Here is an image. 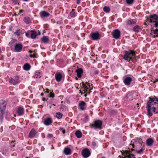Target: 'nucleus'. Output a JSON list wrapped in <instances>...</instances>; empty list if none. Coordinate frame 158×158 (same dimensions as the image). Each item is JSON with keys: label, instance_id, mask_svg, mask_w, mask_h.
Masks as SVG:
<instances>
[{"label": "nucleus", "instance_id": "obj_26", "mask_svg": "<svg viewBox=\"0 0 158 158\" xmlns=\"http://www.w3.org/2000/svg\"><path fill=\"white\" fill-rule=\"evenodd\" d=\"M64 152L66 155H69L71 153V151L69 148H65L64 150Z\"/></svg>", "mask_w": 158, "mask_h": 158}, {"label": "nucleus", "instance_id": "obj_56", "mask_svg": "<svg viewBox=\"0 0 158 158\" xmlns=\"http://www.w3.org/2000/svg\"><path fill=\"white\" fill-rule=\"evenodd\" d=\"M112 112H114V113H117V111L116 110H112Z\"/></svg>", "mask_w": 158, "mask_h": 158}, {"label": "nucleus", "instance_id": "obj_33", "mask_svg": "<svg viewBox=\"0 0 158 158\" xmlns=\"http://www.w3.org/2000/svg\"><path fill=\"white\" fill-rule=\"evenodd\" d=\"M41 41L44 43H48L49 42V39L48 37L46 36H44L43 37L41 38Z\"/></svg>", "mask_w": 158, "mask_h": 158}, {"label": "nucleus", "instance_id": "obj_61", "mask_svg": "<svg viewBox=\"0 0 158 158\" xmlns=\"http://www.w3.org/2000/svg\"><path fill=\"white\" fill-rule=\"evenodd\" d=\"M52 105H53L54 106H55V105L54 104H53Z\"/></svg>", "mask_w": 158, "mask_h": 158}, {"label": "nucleus", "instance_id": "obj_31", "mask_svg": "<svg viewBox=\"0 0 158 158\" xmlns=\"http://www.w3.org/2000/svg\"><path fill=\"white\" fill-rule=\"evenodd\" d=\"M136 140L139 143V144L136 146H138V147L144 146V143L143 142L141 139H138Z\"/></svg>", "mask_w": 158, "mask_h": 158}, {"label": "nucleus", "instance_id": "obj_19", "mask_svg": "<svg viewBox=\"0 0 158 158\" xmlns=\"http://www.w3.org/2000/svg\"><path fill=\"white\" fill-rule=\"evenodd\" d=\"M40 15L41 17L47 18L50 15V14L46 11L44 10L40 13Z\"/></svg>", "mask_w": 158, "mask_h": 158}, {"label": "nucleus", "instance_id": "obj_17", "mask_svg": "<svg viewBox=\"0 0 158 158\" xmlns=\"http://www.w3.org/2000/svg\"><path fill=\"white\" fill-rule=\"evenodd\" d=\"M52 121L51 118H46L44 121V124L46 126H49L52 124Z\"/></svg>", "mask_w": 158, "mask_h": 158}, {"label": "nucleus", "instance_id": "obj_29", "mask_svg": "<svg viewBox=\"0 0 158 158\" xmlns=\"http://www.w3.org/2000/svg\"><path fill=\"white\" fill-rule=\"evenodd\" d=\"M35 52V50L33 52L31 50H30L29 52L30 53V56L31 57L35 58L36 57L37 54Z\"/></svg>", "mask_w": 158, "mask_h": 158}, {"label": "nucleus", "instance_id": "obj_34", "mask_svg": "<svg viewBox=\"0 0 158 158\" xmlns=\"http://www.w3.org/2000/svg\"><path fill=\"white\" fill-rule=\"evenodd\" d=\"M75 135L78 138H80L82 136V133L80 131H77L75 132Z\"/></svg>", "mask_w": 158, "mask_h": 158}, {"label": "nucleus", "instance_id": "obj_32", "mask_svg": "<svg viewBox=\"0 0 158 158\" xmlns=\"http://www.w3.org/2000/svg\"><path fill=\"white\" fill-rule=\"evenodd\" d=\"M31 68V66L28 63H26L24 64L23 66V69L25 70H29Z\"/></svg>", "mask_w": 158, "mask_h": 158}, {"label": "nucleus", "instance_id": "obj_13", "mask_svg": "<svg viewBox=\"0 0 158 158\" xmlns=\"http://www.w3.org/2000/svg\"><path fill=\"white\" fill-rule=\"evenodd\" d=\"M82 85L83 87H84L86 89H89V90H91L93 89L92 84L90 85L89 83H88L87 82H86L85 84L84 83V82H82Z\"/></svg>", "mask_w": 158, "mask_h": 158}, {"label": "nucleus", "instance_id": "obj_27", "mask_svg": "<svg viewBox=\"0 0 158 158\" xmlns=\"http://www.w3.org/2000/svg\"><path fill=\"white\" fill-rule=\"evenodd\" d=\"M23 45L21 43L16 44L15 45V49H22Z\"/></svg>", "mask_w": 158, "mask_h": 158}, {"label": "nucleus", "instance_id": "obj_37", "mask_svg": "<svg viewBox=\"0 0 158 158\" xmlns=\"http://www.w3.org/2000/svg\"><path fill=\"white\" fill-rule=\"evenodd\" d=\"M63 116L62 114L60 112H57L56 113V117L58 119L61 118Z\"/></svg>", "mask_w": 158, "mask_h": 158}, {"label": "nucleus", "instance_id": "obj_59", "mask_svg": "<svg viewBox=\"0 0 158 158\" xmlns=\"http://www.w3.org/2000/svg\"><path fill=\"white\" fill-rule=\"evenodd\" d=\"M87 95V94H85L84 95V96H85V97H86Z\"/></svg>", "mask_w": 158, "mask_h": 158}, {"label": "nucleus", "instance_id": "obj_41", "mask_svg": "<svg viewBox=\"0 0 158 158\" xmlns=\"http://www.w3.org/2000/svg\"><path fill=\"white\" fill-rule=\"evenodd\" d=\"M41 74L39 73L35 74V77L36 78H40L41 77Z\"/></svg>", "mask_w": 158, "mask_h": 158}, {"label": "nucleus", "instance_id": "obj_45", "mask_svg": "<svg viewBox=\"0 0 158 158\" xmlns=\"http://www.w3.org/2000/svg\"><path fill=\"white\" fill-rule=\"evenodd\" d=\"M15 142V141L14 140V141H12L11 142L10 145L13 147H14L15 146V144H13V143H14Z\"/></svg>", "mask_w": 158, "mask_h": 158}, {"label": "nucleus", "instance_id": "obj_6", "mask_svg": "<svg viewBox=\"0 0 158 158\" xmlns=\"http://www.w3.org/2000/svg\"><path fill=\"white\" fill-rule=\"evenodd\" d=\"M102 121L100 120H97L91 124L90 126L92 128L101 130L102 129Z\"/></svg>", "mask_w": 158, "mask_h": 158}, {"label": "nucleus", "instance_id": "obj_18", "mask_svg": "<svg viewBox=\"0 0 158 158\" xmlns=\"http://www.w3.org/2000/svg\"><path fill=\"white\" fill-rule=\"evenodd\" d=\"M132 81V79L129 77H126L124 80V83L127 85H129L131 84V83Z\"/></svg>", "mask_w": 158, "mask_h": 158}, {"label": "nucleus", "instance_id": "obj_39", "mask_svg": "<svg viewBox=\"0 0 158 158\" xmlns=\"http://www.w3.org/2000/svg\"><path fill=\"white\" fill-rule=\"evenodd\" d=\"M126 1L128 4H131L133 2L134 0H126Z\"/></svg>", "mask_w": 158, "mask_h": 158}, {"label": "nucleus", "instance_id": "obj_2", "mask_svg": "<svg viewBox=\"0 0 158 158\" xmlns=\"http://www.w3.org/2000/svg\"><path fill=\"white\" fill-rule=\"evenodd\" d=\"M124 52L125 54L123 58L128 62L132 60L133 59L135 58L136 57L135 52L132 50L125 51Z\"/></svg>", "mask_w": 158, "mask_h": 158}, {"label": "nucleus", "instance_id": "obj_8", "mask_svg": "<svg viewBox=\"0 0 158 158\" xmlns=\"http://www.w3.org/2000/svg\"><path fill=\"white\" fill-rule=\"evenodd\" d=\"M91 39L94 40H97L100 39V36L98 32H92L90 34Z\"/></svg>", "mask_w": 158, "mask_h": 158}, {"label": "nucleus", "instance_id": "obj_16", "mask_svg": "<svg viewBox=\"0 0 158 158\" xmlns=\"http://www.w3.org/2000/svg\"><path fill=\"white\" fill-rule=\"evenodd\" d=\"M16 112L19 115H22L24 114V110L22 107L19 106Z\"/></svg>", "mask_w": 158, "mask_h": 158}, {"label": "nucleus", "instance_id": "obj_47", "mask_svg": "<svg viewBox=\"0 0 158 158\" xmlns=\"http://www.w3.org/2000/svg\"><path fill=\"white\" fill-rule=\"evenodd\" d=\"M19 11V14H20L23 12V10L22 9L20 10Z\"/></svg>", "mask_w": 158, "mask_h": 158}, {"label": "nucleus", "instance_id": "obj_62", "mask_svg": "<svg viewBox=\"0 0 158 158\" xmlns=\"http://www.w3.org/2000/svg\"><path fill=\"white\" fill-rule=\"evenodd\" d=\"M1 50H0V53H1Z\"/></svg>", "mask_w": 158, "mask_h": 158}, {"label": "nucleus", "instance_id": "obj_58", "mask_svg": "<svg viewBox=\"0 0 158 158\" xmlns=\"http://www.w3.org/2000/svg\"><path fill=\"white\" fill-rule=\"evenodd\" d=\"M43 101H44L46 100V99L44 98H43Z\"/></svg>", "mask_w": 158, "mask_h": 158}, {"label": "nucleus", "instance_id": "obj_63", "mask_svg": "<svg viewBox=\"0 0 158 158\" xmlns=\"http://www.w3.org/2000/svg\"><path fill=\"white\" fill-rule=\"evenodd\" d=\"M26 158H29L27 156L26 157Z\"/></svg>", "mask_w": 158, "mask_h": 158}, {"label": "nucleus", "instance_id": "obj_54", "mask_svg": "<svg viewBox=\"0 0 158 158\" xmlns=\"http://www.w3.org/2000/svg\"><path fill=\"white\" fill-rule=\"evenodd\" d=\"M64 130L63 129V127H60L59 128V130L60 131H62V130Z\"/></svg>", "mask_w": 158, "mask_h": 158}, {"label": "nucleus", "instance_id": "obj_42", "mask_svg": "<svg viewBox=\"0 0 158 158\" xmlns=\"http://www.w3.org/2000/svg\"><path fill=\"white\" fill-rule=\"evenodd\" d=\"M55 94L54 93L50 92L49 94V97L50 98H54V97Z\"/></svg>", "mask_w": 158, "mask_h": 158}, {"label": "nucleus", "instance_id": "obj_43", "mask_svg": "<svg viewBox=\"0 0 158 158\" xmlns=\"http://www.w3.org/2000/svg\"><path fill=\"white\" fill-rule=\"evenodd\" d=\"M12 1L15 4H17L18 3V0H12Z\"/></svg>", "mask_w": 158, "mask_h": 158}, {"label": "nucleus", "instance_id": "obj_46", "mask_svg": "<svg viewBox=\"0 0 158 158\" xmlns=\"http://www.w3.org/2000/svg\"><path fill=\"white\" fill-rule=\"evenodd\" d=\"M44 90L45 93H48L49 92V90L48 89H45V91L44 89Z\"/></svg>", "mask_w": 158, "mask_h": 158}, {"label": "nucleus", "instance_id": "obj_21", "mask_svg": "<svg viewBox=\"0 0 158 158\" xmlns=\"http://www.w3.org/2000/svg\"><path fill=\"white\" fill-rule=\"evenodd\" d=\"M36 134V131L34 129H32L31 130L29 134V137L30 138H32Z\"/></svg>", "mask_w": 158, "mask_h": 158}, {"label": "nucleus", "instance_id": "obj_49", "mask_svg": "<svg viewBox=\"0 0 158 158\" xmlns=\"http://www.w3.org/2000/svg\"><path fill=\"white\" fill-rule=\"evenodd\" d=\"M158 81V79H155V80L153 81V83H156V82H157Z\"/></svg>", "mask_w": 158, "mask_h": 158}, {"label": "nucleus", "instance_id": "obj_48", "mask_svg": "<svg viewBox=\"0 0 158 158\" xmlns=\"http://www.w3.org/2000/svg\"><path fill=\"white\" fill-rule=\"evenodd\" d=\"M64 106L63 105H62L61 107L60 108V109H63V110H64Z\"/></svg>", "mask_w": 158, "mask_h": 158}, {"label": "nucleus", "instance_id": "obj_55", "mask_svg": "<svg viewBox=\"0 0 158 158\" xmlns=\"http://www.w3.org/2000/svg\"><path fill=\"white\" fill-rule=\"evenodd\" d=\"M62 132L63 134H64L65 132V130L64 129L62 130Z\"/></svg>", "mask_w": 158, "mask_h": 158}, {"label": "nucleus", "instance_id": "obj_44", "mask_svg": "<svg viewBox=\"0 0 158 158\" xmlns=\"http://www.w3.org/2000/svg\"><path fill=\"white\" fill-rule=\"evenodd\" d=\"M53 136V135L52 134H49L47 136V137L48 138L50 139Z\"/></svg>", "mask_w": 158, "mask_h": 158}, {"label": "nucleus", "instance_id": "obj_40", "mask_svg": "<svg viewBox=\"0 0 158 158\" xmlns=\"http://www.w3.org/2000/svg\"><path fill=\"white\" fill-rule=\"evenodd\" d=\"M31 33L30 32V31H28L26 33V36L28 38H31Z\"/></svg>", "mask_w": 158, "mask_h": 158}, {"label": "nucleus", "instance_id": "obj_28", "mask_svg": "<svg viewBox=\"0 0 158 158\" xmlns=\"http://www.w3.org/2000/svg\"><path fill=\"white\" fill-rule=\"evenodd\" d=\"M23 20L26 24H29L31 23L30 18L28 17H25Z\"/></svg>", "mask_w": 158, "mask_h": 158}, {"label": "nucleus", "instance_id": "obj_20", "mask_svg": "<svg viewBox=\"0 0 158 158\" xmlns=\"http://www.w3.org/2000/svg\"><path fill=\"white\" fill-rule=\"evenodd\" d=\"M146 142L147 146H150L153 145L154 142V140L153 139L149 138L146 140Z\"/></svg>", "mask_w": 158, "mask_h": 158}, {"label": "nucleus", "instance_id": "obj_14", "mask_svg": "<svg viewBox=\"0 0 158 158\" xmlns=\"http://www.w3.org/2000/svg\"><path fill=\"white\" fill-rule=\"evenodd\" d=\"M136 20L134 19H129L127 21V25H132L136 23Z\"/></svg>", "mask_w": 158, "mask_h": 158}, {"label": "nucleus", "instance_id": "obj_23", "mask_svg": "<svg viewBox=\"0 0 158 158\" xmlns=\"http://www.w3.org/2000/svg\"><path fill=\"white\" fill-rule=\"evenodd\" d=\"M30 32L31 33V38L32 39L35 38L37 35V33L36 31H35L34 30L30 31Z\"/></svg>", "mask_w": 158, "mask_h": 158}, {"label": "nucleus", "instance_id": "obj_57", "mask_svg": "<svg viewBox=\"0 0 158 158\" xmlns=\"http://www.w3.org/2000/svg\"><path fill=\"white\" fill-rule=\"evenodd\" d=\"M41 96H43V95H44V93H41Z\"/></svg>", "mask_w": 158, "mask_h": 158}, {"label": "nucleus", "instance_id": "obj_9", "mask_svg": "<svg viewBox=\"0 0 158 158\" xmlns=\"http://www.w3.org/2000/svg\"><path fill=\"white\" fill-rule=\"evenodd\" d=\"M121 32L118 29L114 30L112 33L113 37L116 39H118L120 36Z\"/></svg>", "mask_w": 158, "mask_h": 158}, {"label": "nucleus", "instance_id": "obj_53", "mask_svg": "<svg viewBox=\"0 0 158 158\" xmlns=\"http://www.w3.org/2000/svg\"><path fill=\"white\" fill-rule=\"evenodd\" d=\"M15 52H20L21 50H14Z\"/></svg>", "mask_w": 158, "mask_h": 158}, {"label": "nucleus", "instance_id": "obj_50", "mask_svg": "<svg viewBox=\"0 0 158 158\" xmlns=\"http://www.w3.org/2000/svg\"><path fill=\"white\" fill-rule=\"evenodd\" d=\"M81 0H77V4H79L80 3V1Z\"/></svg>", "mask_w": 158, "mask_h": 158}, {"label": "nucleus", "instance_id": "obj_12", "mask_svg": "<svg viewBox=\"0 0 158 158\" xmlns=\"http://www.w3.org/2000/svg\"><path fill=\"white\" fill-rule=\"evenodd\" d=\"M86 105V103L84 101H81L79 103L78 108L81 110H84L85 109Z\"/></svg>", "mask_w": 158, "mask_h": 158}, {"label": "nucleus", "instance_id": "obj_38", "mask_svg": "<svg viewBox=\"0 0 158 158\" xmlns=\"http://www.w3.org/2000/svg\"><path fill=\"white\" fill-rule=\"evenodd\" d=\"M20 30L19 29H17L16 32H14V34L15 35H17L18 36H19L20 35Z\"/></svg>", "mask_w": 158, "mask_h": 158}, {"label": "nucleus", "instance_id": "obj_11", "mask_svg": "<svg viewBox=\"0 0 158 158\" xmlns=\"http://www.w3.org/2000/svg\"><path fill=\"white\" fill-rule=\"evenodd\" d=\"M82 154L84 157L87 158L90 155V152L88 149L85 148L82 150Z\"/></svg>", "mask_w": 158, "mask_h": 158}, {"label": "nucleus", "instance_id": "obj_3", "mask_svg": "<svg viewBox=\"0 0 158 158\" xmlns=\"http://www.w3.org/2000/svg\"><path fill=\"white\" fill-rule=\"evenodd\" d=\"M6 103L4 100H2L0 103V118L1 120L3 119V115L5 114L6 111Z\"/></svg>", "mask_w": 158, "mask_h": 158}, {"label": "nucleus", "instance_id": "obj_52", "mask_svg": "<svg viewBox=\"0 0 158 158\" xmlns=\"http://www.w3.org/2000/svg\"><path fill=\"white\" fill-rule=\"evenodd\" d=\"M92 144V145L94 146H96V143L94 142H93Z\"/></svg>", "mask_w": 158, "mask_h": 158}, {"label": "nucleus", "instance_id": "obj_1", "mask_svg": "<svg viewBox=\"0 0 158 158\" xmlns=\"http://www.w3.org/2000/svg\"><path fill=\"white\" fill-rule=\"evenodd\" d=\"M149 100L147 103L148 115L152 116L154 112L155 114L158 113V98L155 96L152 98H149Z\"/></svg>", "mask_w": 158, "mask_h": 158}, {"label": "nucleus", "instance_id": "obj_25", "mask_svg": "<svg viewBox=\"0 0 158 158\" xmlns=\"http://www.w3.org/2000/svg\"><path fill=\"white\" fill-rule=\"evenodd\" d=\"M55 76L56 79L57 81L59 82L61 80L62 77V76L60 73H56L55 74Z\"/></svg>", "mask_w": 158, "mask_h": 158}, {"label": "nucleus", "instance_id": "obj_51", "mask_svg": "<svg viewBox=\"0 0 158 158\" xmlns=\"http://www.w3.org/2000/svg\"><path fill=\"white\" fill-rule=\"evenodd\" d=\"M98 71L96 70L95 71L94 73L95 74L97 75L98 74Z\"/></svg>", "mask_w": 158, "mask_h": 158}, {"label": "nucleus", "instance_id": "obj_4", "mask_svg": "<svg viewBox=\"0 0 158 158\" xmlns=\"http://www.w3.org/2000/svg\"><path fill=\"white\" fill-rule=\"evenodd\" d=\"M150 22L151 23H154V26L157 28L158 27V15L156 14L150 15L149 16Z\"/></svg>", "mask_w": 158, "mask_h": 158}, {"label": "nucleus", "instance_id": "obj_60", "mask_svg": "<svg viewBox=\"0 0 158 158\" xmlns=\"http://www.w3.org/2000/svg\"><path fill=\"white\" fill-rule=\"evenodd\" d=\"M23 0L24 1H28L29 0Z\"/></svg>", "mask_w": 158, "mask_h": 158}, {"label": "nucleus", "instance_id": "obj_35", "mask_svg": "<svg viewBox=\"0 0 158 158\" xmlns=\"http://www.w3.org/2000/svg\"><path fill=\"white\" fill-rule=\"evenodd\" d=\"M154 33L156 35H152V37H153V38L157 37H158V29H156L153 31ZM151 35H152V33L151 34Z\"/></svg>", "mask_w": 158, "mask_h": 158}, {"label": "nucleus", "instance_id": "obj_5", "mask_svg": "<svg viewBox=\"0 0 158 158\" xmlns=\"http://www.w3.org/2000/svg\"><path fill=\"white\" fill-rule=\"evenodd\" d=\"M130 146L135 148L134 149L132 148H131V151H135L138 154H142L145 149L144 146L138 147V146H135L134 144H131Z\"/></svg>", "mask_w": 158, "mask_h": 158}, {"label": "nucleus", "instance_id": "obj_15", "mask_svg": "<svg viewBox=\"0 0 158 158\" xmlns=\"http://www.w3.org/2000/svg\"><path fill=\"white\" fill-rule=\"evenodd\" d=\"M75 72L77 73V76L78 78H81L83 73V70L82 68H79L76 70Z\"/></svg>", "mask_w": 158, "mask_h": 158}, {"label": "nucleus", "instance_id": "obj_7", "mask_svg": "<svg viewBox=\"0 0 158 158\" xmlns=\"http://www.w3.org/2000/svg\"><path fill=\"white\" fill-rule=\"evenodd\" d=\"M131 152V150H125L123 152L121 151V153L122 155L124 156V157L122 158H131V156L134 157V155L130 153Z\"/></svg>", "mask_w": 158, "mask_h": 158}, {"label": "nucleus", "instance_id": "obj_36", "mask_svg": "<svg viewBox=\"0 0 158 158\" xmlns=\"http://www.w3.org/2000/svg\"><path fill=\"white\" fill-rule=\"evenodd\" d=\"M103 10L106 13H108L110 10V9L109 7L105 6L103 7Z\"/></svg>", "mask_w": 158, "mask_h": 158}, {"label": "nucleus", "instance_id": "obj_24", "mask_svg": "<svg viewBox=\"0 0 158 158\" xmlns=\"http://www.w3.org/2000/svg\"><path fill=\"white\" fill-rule=\"evenodd\" d=\"M141 30V27L138 25L135 26L133 29V31L136 33L139 32Z\"/></svg>", "mask_w": 158, "mask_h": 158}, {"label": "nucleus", "instance_id": "obj_10", "mask_svg": "<svg viewBox=\"0 0 158 158\" xmlns=\"http://www.w3.org/2000/svg\"><path fill=\"white\" fill-rule=\"evenodd\" d=\"M19 77L16 76L14 79H13L12 78H10L9 80V81L10 83L13 84V85H15L19 83Z\"/></svg>", "mask_w": 158, "mask_h": 158}, {"label": "nucleus", "instance_id": "obj_64", "mask_svg": "<svg viewBox=\"0 0 158 158\" xmlns=\"http://www.w3.org/2000/svg\"><path fill=\"white\" fill-rule=\"evenodd\" d=\"M105 158V157H102V158Z\"/></svg>", "mask_w": 158, "mask_h": 158}, {"label": "nucleus", "instance_id": "obj_22", "mask_svg": "<svg viewBox=\"0 0 158 158\" xmlns=\"http://www.w3.org/2000/svg\"><path fill=\"white\" fill-rule=\"evenodd\" d=\"M17 42V40L15 39H12L9 42V45L11 49L16 44V42Z\"/></svg>", "mask_w": 158, "mask_h": 158}, {"label": "nucleus", "instance_id": "obj_30", "mask_svg": "<svg viewBox=\"0 0 158 158\" xmlns=\"http://www.w3.org/2000/svg\"><path fill=\"white\" fill-rule=\"evenodd\" d=\"M75 10L73 9L72 11L69 13V15L71 18H73L76 16V13L75 12Z\"/></svg>", "mask_w": 158, "mask_h": 158}]
</instances>
